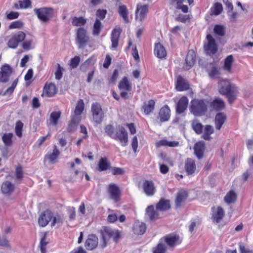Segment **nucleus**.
<instances>
[{"label": "nucleus", "instance_id": "1", "mask_svg": "<svg viewBox=\"0 0 253 253\" xmlns=\"http://www.w3.org/2000/svg\"><path fill=\"white\" fill-rule=\"evenodd\" d=\"M218 84L220 94L224 95L227 98L229 103L232 104L238 94L237 87L227 79L220 80Z\"/></svg>", "mask_w": 253, "mask_h": 253}, {"label": "nucleus", "instance_id": "2", "mask_svg": "<svg viewBox=\"0 0 253 253\" xmlns=\"http://www.w3.org/2000/svg\"><path fill=\"white\" fill-rule=\"evenodd\" d=\"M103 243L101 244L102 248L106 247L109 239L112 238L117 243L121 238L120 232L118 230L113 229L109 227L103 226L100 230Z\"/></svg>", "mask_w": 253, "mask_h": 253}, {"label": "nucleus", "instance_id": "3", "mask_svg": "<svg viewBox=\"0 0 253 253\" xmlns=\"http://www.w3.org/2000/svg\"><path fill=\"white\" fill-rule=\"evenodd\" d=\"M207 104L205 99H194L191 101L190 112L195 116H202L208 111Z\"/></svg>", "mask_w": 253, "mask_h": 253}, {"label": "nucleus", "instance_id": "4", "mask_svg": "<svg viewBox=\"0 0 253 253\" xmlns=\"http://www.w3.org/2000/svg\"><path fill=\"white\" fill-rule=\"evenodd\" d=\"M76 43L78 48H84L90 41L87 31L84 27H79L76 30Z\"/></svg>", "mask_w": 253, "mask_h": 253}, {"label": "nucleus", "instance_id": "5", "mask_svg": "<svg viewBox=\"0 0 253 253\" xmlns=\"http://www.w3.org/2000/svg\"><path fill=\"white\" fill-rule=\"evenodd\" d=\"M35 14L40 21L47 23L53 17L54 10L51 7H42L34 9Z\"/></svg>", "mask_w": 253, "mask_h": 253}, {"label": "nucleus", "instance_id": "6", "mask_svg": "<svg viewBox=\"0 0 253 253\" xmlns=\"http://www.w3.org/2000/svg\"><path fill=\"white\" fill-rule=\"evenodd\" d=\"M203 47L206 54L210 56L214 55L218 51L217 43L211 35L209 34L206 36Z\"/></svg>", "mask_w": 253, "mask_h": 253}, {"label": "nucleus", "instance_id": "7", "mask_svg": "<svg viewBox=\"0 0 253 253\" xmlns=\"http://www.w3.org/2000/svg\"><path fill=\"white\" fill-rule=\"evenodd\" d=\"M118 88L121 91L120 96L125 99H128V92L132 90V84L127 77H124L118 84Z\"/></svg>", "mask_w": 253, "mask_h": 253}, {"label": "nucleus", "instance_id": "8", "mask_svg": "<svg viewBox=\"0 0 253 253\" xmlns=\"http://www.w3.org/2000/svg\"><path fill=\"white\" fill-rule=\"evenodd\" d=\"M91 112L93 121L96 124H100L104 117V113L101 106L98 103H93L91 105Z\"/></svg>", "mask_w": 253, "mask_h": 253}, {"label": "nucleus", "instance_id": "9", "mask_svg": "<svg viewBox=\"0 0 253 253\" xmlns=\"http://www.w3.org/2000/svg\"><path fill=\"white\" fill-rule=\"evenodd\" d=\"M113 139L119 141L122 146L125 147L128 144V133L123 126H119Z\"/></svg>", "mask_w": 253, "mask_h": 253}, {"label": "nucleus", "instance_id": "10", "mask_svg": "<svg viewBox=\"0 0 253 253\" xmlns=\"http://www.w3.org/2000/svg\"><path fill=\"white\" fill-rule=\"evenodd\" d=\"M107 191L110 197L115 202H118L121 200V191L119 186L113 183L109 184L107 187Z\"/></svg>", "mask_w": 253, "mask_h": 253}, {"label": "nucleus", "instance_id": "11", "mask_svg": "<svg viewBox=\"0 0 253 253\" xmlns=\"http://www.w3.org/2000/svg\"><path fill=\"white\" fill-rule=\"evenodd\" d=\"M57 88L54 83L46 82L43 87L41 96L42 97H52L57 94Z\"/></svg>", "mask_w": 253, "mask_h": 253}, {"label": "nucleus", "instance_id": "12", "mask_svg": "<svg viewBox=\"0 0 253 253\" xmlns=\"http://www.w3.org/2000/svg\"><path fill=\"white\" fill-rule=\"evenodd\" d=\"M25 34L22 31H19L14 34L9 40L7 45L11 48H16L20 42L23 41L25 38Z\"/></svg>", "mask_w": 253, "mask_h": 253}, {"label": "nucleus", "instance_id": "13", "mask_svg": "<svg viewBox=\"0 0 253 253\" xmlns=\"http://www.w3.org/2000/svg\"><path fill=\"white\" fill-rule=\"evenodd\" d=\"M53 213L49 210H46L42 212L38 219V223L40 227L46 226L52 218Z\"/></svg>", "mask_w": 253, "mask_h": 253}, {"label": "nucleus", "instance_id": "14", "mask_svg": "<svg viewBox=\"0 0 253 253\" xmlns=\"http://www.w3.org/2000/svg\"><path fill=\"white\" fill-rule=\"evenodd\" d=\"M209 105L211 111L216 112L222 111L225 107L224 101L220 98H215L210 102Z\"/></svg>", "mask_w": 253, "mask_h": 253}, {"label": "nucleus", "instance_id": "15", "mask_svg": "<svg viewBox=\"0 0 253 253\" xmlns=\"http://www.w3.org/2000/svg\"><path fill=\"white\" fill-rule=\"evenodd\" d=\"M164 241L170 247L173 248L181 243L179 236L174 234H168L164 237Z\"/></svg>", "mask_w": 253, "mask_h": 253}, {"label": "nucleus", "instance_id": "16", "mask_svg": "<svg viewBox=\"0 0 253 253\" xmlns=\"http://www.w3.org/2000/svg\"><path fill=\"white\" fill-rule=\"evenodd\" d=\"M142 187L144 192L147 196H153L156 191L154 183L151 180H145Z\"/></svg>", "mask_w": 253, "mask_h": 253}, {"label": "nucleus", "instance_id": "17", "mask_svg": "<svg viewBox=\"0 0 253 253\" xmlns=\"http://www.w3.org/2000/svg\"><path fill=\"white\" fill-rule=\"evenodd\" d=\"M12 72V68L9 65L5 64L2 66L1 71H0V82H7L9 81Z\"/></svg>", "mask_w": 253, "mask_h": 253}, {"label": "nucleus", "instance_id": "18", "mask_svg": "<svg viewBox=\"0 0 253 253\" xmlns=\"http://www.w3.org/2000/svg\"><path fill=\"white\" fill-rule=\"evenodd\" d=\"M188 102L189 100L186 96L180 97L176 104V112L179 114L183 113L187 108Z\"/></svg>", "mask_w": 253, "mask_h": 253}, {"label": "nucleus", "instance_id": "19", "mask_svg": "<svg viewBox=\"0 0 253 253\" xmlns=\"http://www.w3.org/2000/svg\"><path fill=\"white\" fill-rule=\"evenodd\" d=\"M121 33V29L116 27L112 31L111 34V48L116 49L118 46L119 40Z\"/></svg>", "mask_w": 253, "mask_h": 253}, {"label": "nucleus", "instance_id": "20", "mask_svg": "<svg viewBox=\"0 0 253 253\" xmlns=\"http://www.w3.org/2000/svg\"><path fill=\"white\" fill-rule=\"evenodd\" d=\"M171 111L168 105H165L160 109L158 117L161 122L168 121L170 117Z\"/></svg>", "mask_w": 253, "mask_h": 253}, {"label": "nucleus", "instance_id": "21", "mask_svg": "<svg viewBox=\"0 0 253 253\" xmlns=\"http://www.w3.org/2000/svg\"><path fill=\"white\" fill-rule=\"evenodd\" d=\"M196 62V55L193 50H189L186 56L185 64L183 69L185 70L190 69Z\"/></svg>", "mask_w": 253, "mask_h": 253}, {"label": "nucleus", "instance_id": "22", "mask_svg": "<svg viewBox=\"0 0 253 253\" xmlns=\"http://www.w3.org/2000/svg\"><path fill=\"white\" fill-rule=\"evenodd\" d=\"M148 12V7L147 5L138 4L135 11V19H138L142 21L145 18Z\"/></svg>", "mask_w": 253, "mask_h": 253}, {"label": "nucleus", "instance_id": "23", "mask_svg": "<svg viewBox=\"0 0 253 253\" xmlns=\"http://www.w3.org/2000/svg\"><path fill=\"white\" fill-rule=\"evenodd\" d=\"M214 209V207L211 208V210L213 211L211 216V218L213 222H215L216 223H218L221 221V220L224 216L225 212L223 208L220 206L217 207L216 208V211L214 212L213 210Z\"/></svg>", "mask_w": 253, "mask_h": 253}, {"label": "nucleus", "instance_id": "24", "mask_svg": "<svg viewBox=\"0 0 253 253\" xmlns=\"http://www.w3.org/2000/svg\"><path fill=\"white\" fill-rule=\"evenodd\" d=\"M190 88L188 83L180 75L178 76L175 83V88L178 91H183Z\"/></svg>", "mask_w": 253, "mask_h": 253}, {"label": "nucleus", "instance_id": "25", "mask_svg": "<svg viewBox=\"0 0 253 253\" xmlns=\"http://www.w3.org/2000/svg\"><path fill=\"white\" fill-rule=\"evenodd\" d=\"M159 211L155 209L154 206H149L146 209V216L150 221H155L160 218Z\"/></svg>", "mask_w": 253, "mask_h": 253}, {"label": "nucleus", "instance_id": "26", "mask_svg": "<svg viewBox=\"0 0 253 253\" xmlns=\"http://www.w3.org/2000/svg\"><path fill=\"white\" fill-rule=\"evenodd\" d=\"M171 208L170 201L169 199L161 198L156 205L157 211H164L170 210Z\"/></svg>", "mask_w": 253, "mask_h": 253}, {"label": "nucleus", "instance_id": "27", "mask_svg": "<svg viewBox=\"0 0 253 253\" xmlns=\"http://www.w3.org/2000/svg\"><path fill=\"white\" fill-rule=\"evenodd\" d=\"M155 101L153 99H150L147 101H145L142 106V110L146 115H149L153 113L155 107Z\"/></svg>", "mask_w": 253, "mask_h": 253}, {"label": "nucleus", "instance_id": "28", "mask_svg": "<svg viewBox=\"0 0 253 253\" xmlns=\"http://www.w3.org/2000/svg\"><path fill=\"white\" fill-rule=\"evenodd\" d=\"M98 245V238L95 235H89L85 243V247L88 250L95 249Z\"/></svg>", "mask_w": 253, "mask_h": 253}, {"label": "nucleus", "instance_id": "29", "mask_svg": "<svg viewBox=\"0 0 253 253\" xmlns=\"http://www.w3.org/2000/svg\"><path fill=\"white\" fill-rule=\"evenodd\" d=\"M188 197L187 192L184 190H179L177 194L175 199V205L176 208L181 207L182 204L185 201Z\"/></svg>", "mask_w": 253, "mask_h": 253}, {"label": "nucleus", "instance_id": "30", "mask_svg": "<svg viewBox=\"0 0 253 253\" xmlns=\"http://www.w3.org/2000/svg\"><path fill=\"white\" fill-rule=\"evenodd\" d=\"M60 154V151L57 149V146L54 145L53 146L52 152L51 153L46 154L44 157V159H48L50 164H54L57 162V160Z\"/></svg>", "mask_w": 253, "mask_h": 253}, {"label": "nucleus", "instance_id": "31", "mask_svg": "<svg viewBox=\"0 0 253 253\" xmlns=\"http://www.w3.org/2000/svg\"><path fill=\"white\" fill-rule=\"evenodd\" d=\"M84 109V104L83 99H80L78 101L75 109L74 111V114L72 117L76 118L78 119L81 120V114Z\"/></svg>", "mask_w": 253, "mask_h": 253}, {"label": "nucleus", "instance_id": "32", "mask_svg": "<svg viewBox=\"0 0 253 253\" xmlns=\"http://www.w3.org/2000/svg\"><path fill=\"white\" fill-rule=\"evenodd\" d=\"M184 168L188 175L194 173L196 169L195 161L191 158H187L185 162Z\"/></svg>", "mask_w": 253, "mask_h": 253}, {"label": "nucleus", "instance_id": "33", "mask_svg": "<svg viewBox=\"0 0 253 253\" xmlns=\"http://www.w3.org/2000/svg\"><path fill=\"white\" fill-rule=\"evenodd\" d=\"M226 119V115L224 113L219 112L217 113L214 120L216 129L217 130L220 129Z\"/></svg>", "mask_w": 253, "mask_h": 253}, {"label": "nucleus", "instance_id": "34", "mask_svg": "<svg viewBox=\"0 0 253 253\" xmlns=\"http://www.w3.org/2000/svg\"><path fill=\"white\" fill-rule=\"evenodd\" d=\"M154 52L159 58H163L167 56V51L164 46L160 42L155 44Z\"/></svg>", "mask_w": 253, "mask_h": 253}, {"label": "nucleus", "instance_id": "35", "mask_svg": "<svg viewBox=\"0 0 253 253\" xmlns=\"http://www.w3.org/2000/svg\"><path fill=\"white\" fill-rule=\"evenodd\" d=\"M223 199L227 205L235 204L237 200V194L233 190H230L227 193Z\"/></svg>", "mask_w": 253, "mask_h": 253}, {"label": "nucleus", "instance_id": "36", "mask_svg": "<svg viewBox=\"0 0 253 253\" xmlns=\"http://www.w3.org/2000/svg\"><path fill=\"white\" fill-rule=\"evenodd\" d=\"M205 148V144L203 142H198L195 144L194 153L199 159L203 158Z\"/></svg>", "mask_w": 253, "mask_h": 253}, {"label": "nucleus", "instance_id": "37", "mask_svg": "<svg viewBox=\"0 0 253 253\" xmlns=\"http://www.w3.org/2000/svg\"><path fill=\"white\" fill-rule=\"evenodd\" d=\"M111 168V164L108 159L104 158H101L98 162L97 169L99 171H105Z\"/></svg>", "mask_w": 253, "mask_h": 253}, {"label": "nucleus", "instance_id": "38", "mask_svg": "<svg viewBox=\"0 0 253 253\" xmlns=\"http://www.w3.org/2000/svg\"><path fill=\"white\" fill-rule=\"evenodd\" d=\"M118 12L125 23H128L129 22L128 19V11L126 5L123 4L119 6Z\"/></svg>", "mask_w": 253, "mask_h": 253}, {"label": "nucleus", "instance_id": "39", "mask_svg": "<svg viewBox=\"0 0 253 253\" xmlns=\"http://www.w3.org/2000/svg\"><path fill=\"white\" fill-rule=\"evenodd\" d=\"M14 190V185L9 181L4 182L1 185L2 192L4 194L10 195Z\"/></svg>", "mask_w": 253, "mask_h": 253}, {"label": "nucleus", "instance_id": "40", "mask_svg": "<svg viewBox=\"0 0 253 253\" xmlns=\"http://www.w3.org/2000/svg\"><path fill=\"white\" fill-rule=\"evenodd\" d=\"M87 20L83 16H74L72 19V25L75 27H83L86 24Z\"/></svg>", "mask_w": 253, "mask_h": 253}, {"label": "nucleus", "instance_id": "41", "mask_svg": "<svg viewBox=\"0 0 253 253\" xmlns=\"http://www.w3.org/2000/svg\"><path fill=\"white\" fill-rule=\"evenodd\" d=\"M202 138L206 140H210L211 138V135L214 132L213 127L210 125H206L203 130Z\"/></svg>", "mask_w": 253, "mask_h": 253}, {"label": "nucleus", "instance_id": "42", "mask_svg": "<svg viewBox=\"0 0 253 253\" xmlns=\"http://www.w3.org/2000/svg\"><path fill=\"white\" fill-rule=\"evenodd\" d=\"M234 61V58L232 55L227 56L224 59L223 69L228 73H231L232 65Z\"/></svg>", "mask_w": 253, "mask_h": 253}, {"label": "nucleus", "instance_id": "43", "mask_svg": "<svg viewBox=\"0 0 253 253\" xmlns=\"http://www.w3.org/2000/svg\"><path fill=\"white\" fill-rule=\"evenodd\" d=\"M18 3H15L14 4V7L15 9H27L31 8L32 2L31 0H19Z\"/></svg>", "mask_w": 253, "mask_h": 253}, {"label": "nucleus", "instance_id": "44", "mask_svg": "<svg viewBox=\"0 0 253 253\" xmlns=\"http://www.w3.org/2000/svg\"><path fill=\"white\" fill-rule=\"evenodd\" d=\"M81 120L76 118L72 117L71 120L69 123L67 130L69 132L74 131L77 127L78 125L80 123Z\"/></svg>", "mask_w": 253, "mask_h": 253}, {"label": "nucleus", "instance_id": "45", "mask_svg": "<svg viewBox=\"0 0 253 253\" xmlns=\"http://www.w3.org/2000/svg\"><path fill=\"white\" fill-rule=\"evenodd\" d=\"M13 134L12 133H5L1 137L2 140L5 146L9 147L12 146L13 144L12 137Z\"/></svg>", "mask_w": 253, "mask_h": 253}, {"label": "nucleus", "instance_id": "46", "mask_svg": "<svg viewBox=\"0 0 253 253\" xmlns=\"http://www.w3.org/2000/svg\"><path fill=\"white\" fill-rule=\"evenodd\" d=\"M213 31L216 35L219 37H223L225 35L226 28L222 25L216 24L214 26Z\"/></svg>", "mask_w": 253, "mask_h": 253}, {"label": "nucleus", "instance_id": "47", "mask_svg": "<svg viewBox=\"0 0 253 253\" xmlns=\"http://www.w3.org/2000/svg\"><path fill=\"white\" fill-rule=\"evenodd\" d=\"M102 25L99 19H96L92 28V34L94 36H98L102 30Z\"/></svg>", "mask_w": 253, "mask_h": 253}, {"label": "nucleus", "instance_id": "48", "mask_svg": "<svg viewBox=\"0 0 253 253\" xmlns=\"http://www.w3.org/2000/svg\"><path fill=\"white\" fill-rule=\"evenodd\" d=\"M61 113L60 111L52 112L50 115V123L53 126H56L58 124L59 119L61 117Z\"/></svg>", "mask_w": 253, "mask_h": 253}, {"label": "nucleus", "instance_id": "49", "mask_svg": "<svg viewBox=\"0 0 253 253\" xmlns=\"http://www.w3.org/2000/svg\"><path fill=\"white\" fill-rule=\"evenodd\" d=\"M191 126L192 129L197 134H200L203 132L204 126L201 123L198 122L197 120L192 122Z\"/></svg>", "mask_w": 253, "mask_h": 253}, {"label": "nucleus", "instance_id": "50", "mask_svg": "<svg viewBox=\"0 0 253 253\" xmlns=\"http://www.w3.org/2000/svg\"><path fill=\"white\" fill-rule=\"evenodd\" d=\"M223 10L222 4L219 2H215L212 7L211 8L212 14L215 15L220 14Z\"/></svg>", "mask_w": 253, "mask_h": 253}, {"label": "nucleus", "instance_id": "51", "mask_svg": "<svg viewBox=\"0 0 253 253\" xmlns=\"http://www.w3.org/2000/svg\"><path fill=\"white\" fill-rule=\"evenodd\" d=\"M63 220L64 219L63 216L57 213L54 216L52 215L51 226H54L56 224H62Z\"/></svg>", "mask_w": 253, "mask_h": 253}, {"label": "nucleus", "instance_id": "52", "mask_svg": "<svg viewBox=\"0 0 253 253\" xmlns=\"http://www.w3.org/2000/svg\"><path fill=\"white\" fill-rule=\"evenodd\" d=\"M23 126V123L21 121H18L16 123L15 132L16 135L19 137H21L22 136Z\"/></svg>", "mask_w": 253, "mask_h": 253}, {"label": "nucleus", "instance_id": "53", "mask_svg": "<svg viewBox=\"0 0 253 253\" xmlns=\"http://www.w3.org/2000/svg\"><path fill=\"white\" fill-rule=\"evenodd\" d=\"M81 61V58L79 56H75L74 57L71 59L70 61L69 65L71 69L76 68L79 65Z\"/></svg>", "mask_w": 253, "mask_h": 253}, {"label": "nucleus", "instance_id": "54", "mask_svg": "<svg viewBox=\"0 0 253 253\" xmlns=\"http://www.w3.org/2000/svg\"><path fill=\"white\" fill-rule=\"evenodd\" d=\"M191 16L190 15H183L182 14H178L175 18V20L177 22L185 23L190 20Z\"/></svg>", "mask_w": 253, "mask_h": 253}, {"label": "nucleus", "instance_id": "55", "mask_svg": "<svg viewBox=\"0 0 253 253\" xmlns=\"http://www.w3.org/2000/svg\"><path fill=\"white\" fill-rule=\"evenodd\" d=\"M153 253H165L166 252V247L162 244L159 243L156 247L153 248Z\"/></svg>", "mask_w": 253, "mask_h": 253}, {"label": "nucleus", "instance_id": "56", "mask_svg": "<svg viewBox=\"0 0 253 253\" xmlns=\"http://www.w3.org/2000/svg\"><path fill=\"white\" fill-rule=\"evenodd\" d=\"M96 61V59L95 56H92L84 62L82 65V67L84 68V67H87L89 66H93Z\"/></svg>", "mask_w": 253, "mask_h": 253}, {"label": "nucleus", "instance_id": "57", "mask_svg": "<svg viewBox=\"0 0 253 253\" xmlns=\"http://www.w3.org/2000/svg\"><path fill=\"white\" fill-rule=\"evenodd\" d=\"M15 176L17 179L22 180L23 177V171L22 168L18 164L15 169Z\"/></svg>", "mask_w": 253, "mask_h": 253}, {"label": "nucleus", "instance_id": "58", "mask_svg": "<svg viewBox=\"0 0 253 253\" xmlns=\"http://www.w3.org/2000/svg\"><path fill=\"white\" fill-rule=\"evenodd\" d=\"M18 82V79L17 78L13 82L11 85L4 92V95L11 94L13 93Z\"/></svg>", "mask_w": 253, "mask_h": 253}, {"label": "nucleus", "instance_id": "59", "mask_svg": "<svg viewBox=\"0 0 253 253\" xmlns=\"http://www.w3.org/2000/svg\"><path fill=\"white\" fill-rule=\"evenodd\" d=\"M105 132L111 138H113L115 132H114V128L111 125H108L105 127Z\"/></svg>", "mask_w": 253, "mask_h": 253}, {"label": "nucleus", "instance_id": "60", "mask_svg": "<svg viewBox=\"0 0 253 253\" xmlns=\"http://www.w3.org/2000/svg\"><path fill=\"white\" fill-rule=\"evenodd\" d=\"M23 26V23L20 20L12 22L9 26V29H20Z\"/></svg>", "mask_w": 253, "mask_h": 253}, {"label": "nucleus", "instance_id": "61", "mask_svg": "<svg viewBox=\"0 0 253 253\" xmlns=\"http://www.w3.org/2000/svg\"><path fill=\"white\" fill-rule=\"evenodd\" d=\"M45 235L41 239L40 246L42 253H46V247L48 242L45 241Z\"/></svg>", "mask_w": 253, "mask_h": 253}, {"label": "nucleus", "instance_id": "62", "mask_svg": "<svg viewBox=\"0 0 253 253\" xmlns=\"http://www.w3.org/2000/svg\"><path fill=\"white\" fill-rule=\"evenodd\" d=\"M107 14V10L105 9H99L96 11V19H99V21L101 20H103L105 18L106 15Z\"/></svg>", "mask_w": 253, "mask_h": 253}, {"label": "nucleus", "instance_id": "63", "mask_svg": "<svg viewBox=\"0 0 253 253\" xmlns=\"http://www.w3.org/2000/svg\"><path fill=\"white\" fill-rule=\"evenodd\" d=\"M68 212L69 214V218L70 221H72L76 218V211L75 208L73 207H69L68 208Z\"/></svg>", "mask_w": 253, "mask_h": 253}, {"label": "nucleus", "instance_id": "64", "mask_svg": "<svg viewBox=\"0 0 253 253\" xmlns=\"http://www.w3.org/2000/svg\"><path fill=\"white\" fill-rule=\"evenodd\" d=\"M64 69L61 67L59 64H57V68L55 73V79L56 80H60L63 76V71Z\"/></svg>", "mask_w": 253, "mask_h": 253}]
</instances>
